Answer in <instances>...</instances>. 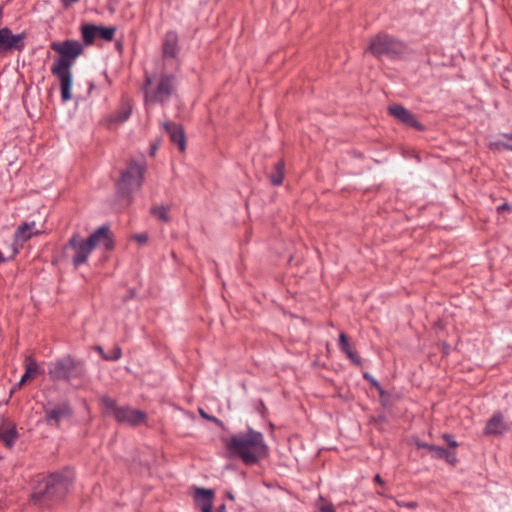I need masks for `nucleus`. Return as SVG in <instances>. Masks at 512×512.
<instances>
[{"label": "nucleus", "mask_w": 512, "mask_h": 512, "mask_svg": "<svg viewBox=\"0 0 512 512\" xmlns=\"http://www.w3.org/2000/svg\"><path fill=\"white\" fill-rule=\"evenodd\" d=\"M51 49L60 55L51 66V73L60 82L62 101L67 102L72 99L73 76L71 69L76 58L82 54L83 47L78 41L66 40L62 43H51Z\"/></svg>", "instance_id": "obj_1"}, {"label": "nucleus", "mask_w": 512, "mask_h": 512, "mask_svg": "<svg viewBox=\"0 0 512 512\" xmlns=\"http://www.w3.org/2000/svg\"><path fill=\"white\" fill-rule=\"evenodd\" d=\"M230 457L241 459L246 465L257 463L268 454L262 433L253 429L239 432L224 440Z\"/></svg>", "instance_id": "obj_2"}, {"label": "nucleus", "mask_w": 512, "mask_h": 512, "mask_svg": "<svg viewBox=\"0 0 512 512\" xmlns=\"http://www.w3.org/2000/svg\"><path fill=\"white\" fill-rule=\"evenodd\" d=\"M98 246H103L105 250H111L114 246L109 228L106 226L98 228L87 240L74 234L65 246V251L73 252L72 262L75 267H78L87 261L91 252Z\"/></svg>", "instance_id": "obj_3"}, {"label": "nucleus", "mask_w": 512, "mask_h": 512, "mask_svg": "<svg viewBox=\"0 0 512 512\" xmlns=\"http://www.w3.org/2000/svg\"><path fill=\"white\" fill-rule=\"evenodd\" d=\"M71 484V478L67 475L55 473L40 481L33 493V500L41 505L62 498Z\"/></svg>", "instance_id": "obj_4"}, {"label": "nucleus", "mask_w": 512, "mask_h": 512, "mask_svg": "<svg viewBox=\"0 0 512 512\" xmlns=\"http://www.w3.org/2000/svg\"><path fill=\"white\" fill-rule=\"evenodd\" d=\"M175 90V78L169 74L146 77L145 104L147 110L153 103L166 102Z\"/></svg>", "instance_id": "obj_5"}, {"label": "nucleus", "mask_w": 512, "mask_h": 512, "mask_svg": "<svg viewBox=\"0 0 512 512\" xmlns=\"http://www.w3.org/2000/svg\"><path fill=\"white\" fill-rule=\"evenodd\" d=\"M48 374L52 380L72 381L83 378L86 369L83 361L66 355L50 363Z\"/></svg>", "instance_id": "obj_6"}, {"label": "nucleus", "mask_w": 512, "mask_h": 512, "mask_svg": "<svg viewBox=\"0 0 512 512\" xmlns=\"http://www.w3.org/2000/svg\"><path fill=\"white\" fill-rule=\"evenodd\" d=\"M101 403L104 413L113 416L118 422L138 425L146 419V414L143 411L130 407H118L115 400L110 397L103 396Z\"/></svg>", "instance_id": "obj_7"}, {"label": "nucleus", "mask_w": 512, "mask_h": 512, "mask_svg": "<svg viewBox=\"0 0 512 512\" xmlns=\"http://www.w3.org/2000/svg\"><path fill=\"white\" fill-rule=\"evenodd\" d=\"M406 50L405 45L387 34H379L372 38L368 51L374 56L395 58L401 56Z\"/></svg>", "instance_id": "obj_8"}, {"label": "nucleus", "mask_w": 512, "mask_h": 512, "mask_svg": "<svg viewBox=\"0 0 512 512\" xmlns=\"http://www.w3.org/2000/svg\"><path fill=\"white\" fill-rule=\"evenodd\" d=\"M144 167L134 161L130 162L126 171L122 173L118 183V190L122 194H130L142 185Z\"/></svg>", "instance_id": "obj_9"}, {"label": "nucleus", "mask_w": 512, "mask_h": 512, "mask_svg": "<svg viewBox=\"0 0 512 512\" xmlns=\"http://www.w3.org/2000/svg\"><path fill=\"white\" fill-rule=\"evenodd\" d=\"M114 27H102L92 24H85L81 28L83 41L85 44H92L95 39L100 38L105 41H111L115 35Z\"/></svg>", "instance_id": "obj_10"}, {"label": "nucleus", "mask_w": 512, "mask_h": 512, "mask_svg": "<svg viewBox=\"0 0 512 512\" xmlns=\"http://www.w3.org/2000/svg\"><path fill=\"white\" fill-rule=\"evenodd\" d=\"M37 233L38 231L35 229L34 222L24 223L19 226L14 234V241L10 248V258H14L23 243L30 239L32 235Z\"/></svg>", "instance_id": "obj_11"}, {"label": "nucleus", "mask_w": 512, "mask_h": 512, "mask_svg": "<svg viewBox=\"0 0 512 512\" xmlns=\"http://www.w3.org/2000/svg\"><path fill=\"white\" fill-rule=\"evenodd\" d=\"M389 112L403 124L415 128L416 130H424V126L416 119L415 115L401 105H392Z\"/></svg>", "instance_id": "obj_12"}, {"label": "nucleus", "mask_w": 512, "mask_h": 512, "mask_svg": "<svg viewBox=\"0 0 512 512\" xmlns=\"http://www.w3.org/2000/svg\"><path fill=\"white\" fill-rule=\"evenodd\" d=\"M23 34H12L8 28L0 29V50H21L24 46Z\"/></svg>", "instance_id": "obj_13"}, {"label": "nucleus", "mask_w": 512, "mask_h": 512, "mask_svg": "<svg viewBox=\"0 0 512 512\" xmlns=\"http://www.w3.org/2000/svg\"><path fill=\"white\" fill-rule=\"evenodd\" d=\"M72 413L71 407L67 403H61L54 407L45 408V419L50 425L59 424L63 419L68 418Z\"/></svg>", "instance_id": "obj_14"}, {"label": "nucleus", "mask_w": 512, "mask_h": 512, "mask_svg": "<svg viewBox=\"0 0 512 512\" xmlns=\"http://www.w3.org/2000/svg\"><path fill=\"white\" fill-rule=\"evenodd\" d=\"M25 373L21 377L18 384H16L11 393H14L17 389H20L25 385L28 381L34 379L40 372L39 366L36 360L32 356H27L24 361Z\"/></svg>", "instance_id": "obj_15"}, {"label": "nucleus", "mask_w": 512, "mask_h": 512, "mask_svg": "<svg viewBox=\"0 0 512 512\" xmlns=\"http://www.w3.org/2000/svg\"><path fill=\"white\" fill-rule=\"evenodd\" d=\"M503 415L500 412L495 413L487 422L484 434L487 436L501 435L507 430Z\"/></svg>", "instance_id": "obj_16"}, {"label": "nucleus", "mask_w": 512, "mask_h": 512, "mask_svg": "<svg viewBox=\"0 0 512 512\" xmlns=\"http://www.w3.org/2000/svg\"><path fill=\"white\" fill-rule=\"evenodd\" d=\"M163 127L169 134L171 141L177 144L179 150L183 152L185 150L186 143L182 127L172 122L164 123Z\"/></svg>", "instance_id": "obj_17"}, {"label": "nucleus", "mask_w": 512, "mask_h": 512, "mask_svg": "<svg viewBox=\"0 0 512 512\" xmlns=\"http://www.w3.org/2000/svg\"><path fill=\"white\" fill-rule=\"evenodd\" d=\"M213 497L214 492L210 489L197 488L194 493L195 502L202 512H212L211 508Z\"/></svg>", "instance_id": "obj_18"}, {"label": "nucleus", "mask_w": 512, "mask_h": 512, "mask_svg": "<svg viewBox=\"0 0 512 512\" xmlns=\"http://www.w3.org/2000/svg\"><path fill=\"white\" fill-rule=\"evenodd\" d=\"M18 438V432L15 424L5 422L0 427V441L7 447L12 448Z\"/></svg>", "instance_id": "obj_19"}, {"label": "nucleus", "mask_w": 512, "mask_h": 512, "mask_svg": "<svg viewBox=\"0 0 512 512\" xmlns=\"http://www.w3.org/2000/svg\"><path fill=\"white\" fill-rule=\"evenodd\" d=\"M178 36L175 32L170 31L165 35L163 43V53L166 57H175L178 53Z\"/></svg>", "instance_id": "obj_20"}, {"label": "nucleus", "mask_w": 512, "mask_h": 512, "mask_svg": "<svg viewBox=\"0 0 512 512\" xmlns=\"http://www.w3.org/2000/svg\"><path fill=\"white\" fill-rule=\"evenodd\" d=\"M339 347L340 349L347 355V357L355 364H360V358L356 354L355 351L351 348L347 335L345 333H341L339 336Z\"/></svg>", "instance_id": "obj_21"}, {"label": "nucleus", "mask_w": 512, "mask_h": 512, "mask_svg": "<svg viewBox=\"0 0 512 512\" xmlns=\"http://www.w3.org/2000/svg\"><path fill=\"white\" fill-rule=\"evenodd\" d=\"M169 212L170 206L168 205H153L151 207V214L163 222H168L170 220Z\"/></svg>", "instance_id": "obj_22"}, {"label": "nucleus", "mask_w": 512, "mask_h": 512, "mask_svg": "<svg viewBox=\"0 0 512 512\" xmlns=\"http://www.w3.org/2000/svg\"><path fill=\"white\" fill-rule=\"evenodd\" d=\"M270 181L273 185L278 186L281 185L284 179V162L279 161L275 167L273 172L270 174Z\"/></svg>", "instance_id": "obj_23"}, {"label": "nucleus", "mask_w": 512, "mask_h": 512, "mask_svg": "<svg viewBox=\"0 0 512 512\" xmlns=\"http://www.w3.org/2000/svg\"><path fill=\"white\" fill-rule=\"evenodd\" d=\"M131 111L132 107L129 103L123 104L120 110L115 114L113 121L116 123L125 122L130 117Z\"/></svg>", "instance_id": "obj_24"}, {"label": "nucleus", "mask_w": 512, "mask_h": 512, "mask_svg": "<svg viewBox=\"0 0 512 512\" xmlns=\"http://www.w3.org/2000/svg\"><path fill=\"white\" fill-rule=\"evenodd\" d=\"M97 350L99 351V353L102 355V357L105 360L116 361V360L120 359V357L122 355V352H121V349L119 346H115L109 354H105L101 347H98Z\"/></svg>", "instance_id": "obj_25"}, {"label": "nucleus", "mask_w": 512, "mask_h": 512, "mask_svg": "<svg viewBox=\"0 0 512 512\" xmlns=\"http://www.w3.org/2000/svg\"><path fill=\"white\" fill-rule=\"evenodd\" d=\"M427 450L432 454V457L444 459L446 449L439 446H427Z\"/></svg>", "instance_id": "obj_26"}, {"label": "nucleus", "mask_w": 512, "mask_h": 512, "mask_svg": "<svg viewBox=\"0 0 512 512\" xmlns=\"http://www.w3.org/2000/svg\"><path fill=\"white\" fill-rule=\"evenodd\" d=\"M317 506L320 512H335L333 505L331 503L325 502L322 497L319 499Z\"/></svg>", "instance_id": "obj_27"}, {"label": "nucleus", "mask_w": 512, "mask_h": 512, "mask_svg": "<svg viewBox=\"0 0 512 512\" xmlns=\"http://www.w3.org/2000/svg\"><path fill=\"white\" fill-rule=\"evenodd\" d=\"M444 459L451 465H455L457 462L456 453L454 451L446 450Z\"/></svg>", "instance_id": "obj_28"}, {"label": "nucleus", "mask_w": 512, "mask_h": 512, "mask_svg": "<svg viewBox=\"0 0 512 512\" xmlns=\"http://www.w3.org/2000/svg\"><path fill=\"white\" fill-rule=\"evenodd\" d=\"M133 238L139 244H145L148 241V234H146V233L136 234Z\"/></svg>", "instance_id": "obj_29"}, {"label": "nucleus", "mask_w": 512, "mask_h": 512, "mask_svg": "<svg viewBox=\"0 0 512 512\" xmlns=\"http://www.w3.org/2000/svg\"><path fill=\"white\" fill-rule=\"evenodd\" d=\"M443 438L450 447L455 449L458 446V443L450 435L445 434Z\"/></svg>", "instance_id": "obj_30"}, {"label": "nucleus", "mask_w": 512, "mask_h": 512, "mask_svg": "<svg viewBox=\"0 0 512 512\" xmlns=\"http://www.w3.org/2000/svg\"><path fill=\"white\" fill-rule=\"evenodd\" d=\"M199 413L203 418L219 423V420L217 418L209 416L207 413H205L203 409H199Z\"/></svg>", "instance_id": "obj_31"}, {"label": "nucleus", "mask_w": 512, "mask_h": 512, "mask_svg": "<svg viewBox=\"0 0 512 512\" xmlns=\"http://www.w3.org/2000/svg\"><path fill=\"white\" fill-rule=\"evenodd\" d=\"M506 137H507L509 142L508 143L500 142L499 145H501L502 147L512 151V135L506 136Z\"/></svg>", "instance_id": "obj_32"}, {"label": "nucleus", "mask_w": 512, "mask_h": 512, "mask_svg": "<svg viewBox=\"0 0 512 512\" xmlns=\"http://www.w3.org/2000/svg\"><path fill=\"white\" fill-rule=\"evenodd\" d=\"M12 258H10V254L8 256H4V254L0 251V264L1 263H4L8 260H11Z\"/></svg>", "instance_id": "obj_33"}, {"label": "nucleus", "mask_w": 512, "mask_h": 512, "mask_svg": "<svg viewBox=\"0 0 512 512\" xmlns=\"http://www.w3.org/2000/svg\"><path fill=\"white\" fill-rule=\"evenodd\" d=\"M509 209H510V206H509L507 203H505V204H503V205H500V206L497 208L498 212H502V211H504V210H509Z\"/></svg>", "instance_id": "obj_34"}, {"label": "nucleus", "mask_w": 512, "mask_h": 512, "mask_svg": "<svg viewBox=\"0 0 512 512\" xmlns=\"http://www.w3.org/2000/svg\"><path fill=\"white\" fill-rule=\"evenodd\" d=\"M427 446H431V445L430 444H426V443H418V447L419 448L427 449Z\"/></svg>", "instance_id": "obj_35"}, {"label": "nucleus", "mask_w": 512, "mask_h": 512, "mask_svg": "<svg viewBox=\"0 0 512 512\" xmlns=\"http://www.w3.org/2000/svg\"><path fill=\"white\" fill-rule=\"evenodd\" d=\"M78 0H63L65 5H70L71 3L77 2Z\"/></svg>", "instance_id": "obj_36"}, {"label": "nucleus", "mask_w": 512, "mask_h": 512, "mask_svg": "<svg viewBox=\"0 0 512 512\" xmlns=\"http://www.w3.org/2000/svg\"><path fill=\"white\" fill-rule=\"evenodd\" d=\"M217 512H225V505L222 504Z\"/></svg>", "instance_id": "obj_37"}, {"label": "nucleus", "mask_w": 512, "mask_h": 512, "mask_svg": "<svg viewBox=\"0 0 512 512\" xmlns=\"http://www.w3.org/2000/svg\"><path fill=\"white\" fill-rule=\"evenodd\" d=\"M375 481L378 482V483H382V480H381L379 475L375 476Z\"/></svg>", "instance_id": "obj_38"}, {"label": "nucleus", "mask_w": 512, "mask_h": 512, "mask_svg": "<svg viewBox=\"0 0 512 512\" xmlns=\"http://www.w3.org/2000/svg\"><path fill=\"white\" fill-rule=\"evenodd\" d=\"M228 497H229L230 499H232V500L234 499V497H233V495H232V494H228Z\"/></svg>", "instance_id": "obj_39"}]
</instances>
